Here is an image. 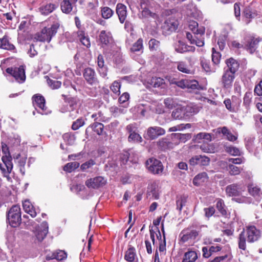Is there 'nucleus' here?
<instances>
[{
  "mask_svg": "<svg viewBox=\"0 0 262 262\" xmlns=\"http://www.w3.org/2000/svg\"><path fill=\"white\" fill-rule=\"evenodd\" d=\"M49 20L52 22L50 27H44L40 33L35 35V39L41 42H50L55 36L59 28L60 23L56 15L51 16Z\"/></svg>",
  "mask_w": 262,
  "mask_h": 262,
  "instance_id": "obj_1",
  "label": "nucleus"
},
{
  "mask_svg": "<svg viewBox=\"0 0 262 262\" xmlns=\"http://www.w3.org/2000/svg\"><path fill=\"white\" fill-rule=\"evenodd\" d=\"M7 219L12 227L18 226L21 222V210L19 205H13L8 211Z\"/></svg>",
  "mask_w": 262,
  "mask_h": 262,
  "instance_id": "obj_2",
  "label": "nucleus"
},
{
  "mask_svg": "<svg viewBox=\"0 0 262 262\" xmlns=\"http://www.w3.org/2000/svg\"><path fill=\"white\" fill-rule=\"evenodd\" d=\"M261 41V39L259 37H255L251 35H247L244 39V48L250 53H253L256 51Z\"/></svg>",
  "mask_w": 262,
  "mask_h": 262,
  "instance_id": "obj_3",
  "label": "nucleus"
},
{
  "mask_svg": "<svg viewBox=\"0 0 262 262\" xmlns=\"http://www.w3.org/2000/svg\"><path fill=\"white\" fill-rule=\"evenodd\" d=\"M165 133V130L160 126H150L147 129L144 137L147 140H154L160 136L164 135Z\"/></svg>",
  "mask_w": 262,
  "mask_h": 262,
  "instance_id": "obj_4",
  "label": "nucleus"
},
{
  "mask_svg": "<svg viewBox=\"0 0 262 262\" xmlns=\"http://www.w3.org/2000/svg\"><path fill=\"white\" fill-rule=\"evenodd\" d=\"M146 167L153 174H161L163 170L162 162L155 158H149L146 161Z\"/></svg>",
  "mask_w": 262,
  "mask_h": 262,
  "instance_id": "obj_5",
  "label": "nucleus"
},
{
  "mask_svg": "<svg viewBox=\"0 0 262 262\" xmlns=\"http://www.w3.org/2000/svg\"><path fill=\"white\" fill-rule=\"evenodd\" d=\"M2 160L4 165L0 163V169L5 177H9L13 169L12 158L10 152H8V155L3 156Z\"/></svg>",
  "mask_w": 262,
  "mask_h": 262,
  "instance_id": "obj_6",
  "label": "nucleus"
},
{
  "mask_svg": "<svg viewBox=\"0 0 262 262\" xmlns=\"http://www.w3.org/2000/svg\"><path fill=\"white\" fill-rule=\"evenodd\" d=\"M178 20L174 17H169L165 20L162 26L163 33L165 35H169L172 32H174L178 27Z\"/></svg>",
  "mask_w": 262,
  "mask_h": 262,
  "instance_id": "obj_7",
  "label": "nucleus"
},
{
  "mask_svg": "<svg viewBox=\"0 0 262 262\" xmlns=\"http://www.w3.org/2000/svg\"><path fill=\"white\" fill-rule=\"evenodd\" d=\"M32 101L33 105L36 108L38 107L39 110L38 112L41 115H47L48 114V111L47 110V107L46 106V101L43 96L39 94H37L32 97Z\"/></svg>",
  "mask_w": 262,
  "mask_h": 262,
  "instance_id": "obj_8",
  "label": "nucleus"
},
{
  "mask_svg": "<svg viewBox=\"0 0 262 262\" xmlns=\"http://www.w3.org/2000/svg\"><path fill=\"white\" fill-rule=\"evenodd\" d=\"M6 72L13 77L15 79L20 82H23L26 78L25 69L23 66H20L19 68H8Z\"/></svg>",
  "mask_w": 262,
  "mask_h": 262,
  "instance_id": "obj_9",
  "label": "nucleus"
},
{
  "mask_svg": "<svg viewBox=\"0 0 262 262\" xmlns=\"http://www.w3.org/2000/svg\"><path fill=\"white\" fill-rule=\"evenodd\" d=\"M105 183L106 181L101 176H98L87 180L85 182V185L90 189H98L103 186Z\"/></svg>",
  "mask_w": 262,
  "mask_h": 262,
  "instance_id": "obj_10",
  "label": "nucleus"
},
{
  "mask_svg": "<svg viewBox=\"0 0 262 262\" xmlns=\"http://www.w3.org/2000/svg\"><path fill=\"white\" fill-rule=\"evenodd\" d=\"M235 75L233 73L224 71L221 79L220 83L224 89H229L232 87Z\"/></svg>",
  "mask_w": 262,
  "mask_h": 262,
  "instance_id": "obj_11",
  "label": "nucleus"
},
{
  "mask_svg": "<svg viewBox=\"0 0 262 262\" xmlns=\"http://www.w3.org/2000/svg\"><path fill=\"white\" fill-rule=\"evenodd\" d=\"M83 76L89 84L93 85L98 83L95 70L91 68H87L84 70Z\"/></svg>",
  "mask_w": 262,
  "mask_h": 262,
  "instance_id": "obj_12",
  "label": "nucleus"
},
{
  "mask_svg": "<svg viewBox=\"0 0 262 262\" xmlns=\"http://www.w3.org/2000/svg\"><path fill=\"white\" fill-rule=\"evenodd\" d=\"M245 233L249 243H253L257 241L260 236V231L254 226L248 227Z\"/></svg>",
  "mask_w": 262,
  "mask_h": 262,
  "instance_id": "obj_13",
  "label": "nucleus"
},
{
  "mask_svg": "<svg viewBox=\"0 0 262 262\" xmlns=\"http://www.w3.org/2000/svg\"><path fill=\"white\" fill-rule=\"evenodd\" d=\"M48 224L44 221L40 226H38L35 232V236L39 242H41L47 236L48 233Z\"/></svg>",
  "mask_w": 262,
  "mask_h": 262,
  "instance_id": "obj_14",
  "label": "nucleus"
},
{
  "mask_svg": "<svg viewBox=\"0 0 262 262\" xmlns=\"http://www.w3.org/2000/svg\"><path fill=\"white\" fill-rule=\"evenodd\" d=\"M175 51L180 53H184L185 52H193L195 48L193 46H190L186 45L183 41L179 40L174 43Z\"/></svg>",
  "mask_w": 262,
  "mask_h": 262,
  "instance_id": "obj_15",
  "label": "nucleus"
},
{
  "mask_svg": "<svg viewBox=\"0 0 262 262\" xmlns=\"http://www.w3.org/2000/svg\"><path fill=\"white\" fill-rule=\"evenodd\" d=\"M199 233L195 230H183L180 234L181 240L182 242L185 243L190 240H194L198 236Z\"/></svg>",
  "mask_w": 262,
  "mask_h": 262,
  "instance_id": "obj_16",
  "label": "nucleus"
},
{
  "mask_svg": "<svg viewBox=\"0 0 262 262\" xmlns=\"http://www.w3.org/2000/svg\"><path fill=\"white\" fill-rule=\"evenodd\" d=\"M116 13L121 24H124L127 16L126 6L122 4L118 3L116 6Z\"/></svg>",
  "mask_w": 262,
  "mask_h": 262,
  "instance_id": "obj_17",
  "label": "nucleus"
},
{
  "mask_svg": "<svg viewBox=\"0 0 262 262\" xmlns=\"http://www.w3.org/2000/svg\"><path fill=\"white\" fill-rule=\"evenodd\" d=\"M209 163L210 159L205 156H195L189 160V163L192 166H207Z\"/></svg>",
  "mask_w": 262,
  "mask_h": 262,
  "instance_id": "obj_18",
  "label": "nucleus"
},
{
  "mask_svg": "<svg viewBox=\"0 0 262 262\" xmlns=\"http://www.w3.org/2000/svg\"><path fill=\"white\" fill-rule=\"evenodd\" d=\"M243 191L241 185L238 184L229 185L226 188V193L229 196H239Z\"/></svg>",
  "mask_w": 262,
  "mask_h": 262,
  "instance_id": "obj_19",
  "label": "nucleus"
},
{
  "mask_svg": "<svg viewBox=\"0 0 262 262\" xmlns=\"http://www.w3.org/2000/svg\"><path fill=\"white\" fill-rule=\"evenodd\" d=\"M226 64H227V67L224 68V71L235 75L236 72L239 68V63L234 59L230 58L226 60Z\"/></svg>",
  "mask_w": 262,
  "mask_h": 262,
  "instance_id": "obj_20",
  "label": "nucleus"
},
{
  "mask_svg": "<svg viewBox=\"0 0 262 262\" xmlns=\"http://www.w3.org/2000/svg\"><path fill=\"white\" fill-rule=\"evenodd\" d=\"M98 40L102 45H108L113 41V37L110 32L102 30L100 32Z\"/></svg>",
  "mask_w": 262,
  "mask_h": 262,
  "instance_id": "obj_21",
  "label": "nucleus"
},
{
  "mask_svg": "<svg viewBox=\"0 0 262 262\" xmlns=\"http://www.w3.org/2000/svg\"><path fill=\"white\" fill-rule=\"evenodd\" d=\"M157 145L159 149L163 151L173 148L172 144L170 142V140L168 136L165 138L159 139L157 142Z\"/></svg>",
  "mask_w": 262,
  "mask_h": 262,
  "instance_id": "obj_22",
  "label": "nucleus"
},
{
  "mask_svg": "<svg viewBox=\"0 0 262 262\" xmlns=\"http://www.w3.org/2000/svg\"><path fill=\"white\" fill-rule=\"evenodd\" d=\"M77 0H63L60 5L61 9L63 13L69 14L72 12L73 7Z\"/></svg>",
  "mask_w": 262,
  "mask_h": 262,
  "instance_id": "obj_23",
  "label": "nucleus"
},
{
  "mask_svg": "<svg viewBox=\"0 0 262 262\" xmlns=\"http://www.w3.org/2000/svg\"><path fill=\"white\" fill-rule=\"evenodd\" d=\"M248 190L251 195L257 200L259 201L262 195V191L258 186L254 184H249Z\"/></svg>",
  "mask_w": 262,
  "mask_h": 262,
  "instance_id": "obj_24",
  "label": "nucleus"
},
{
  "mask_svg": "<svg viewBox=\"0 0 262 262\" xmlns=\"http://www.w3.org/2000/svg\"><path fill=\"white\" fill-rule=\"evenodd\" d=\"M58 7V5L55 4L49 3L42 6L39 8V12L41 14L47 15L52 12Z\"/></svg>",
  "mask_w": 262,
  "mask_h": 262,
  "instance_id": "obj_25",
  "label": "nucleus"
},
{
  "mask_svg": "<svg viewBox=\"0 0 262 262\" xmlns=\"http://www.w3.org/2000/svg\"><path fill=\"white\" fill-rule=\"evenodd\" d=\"M67 253L62 250H59L52 253L51 255L48 254L46 256V259L49 260L51 259H57V260H61L67 257Z\"/></svg>",
  "mask_w": 262,
  "mask_h": 262,
  "instance_id": "obj_26",
  "label": "nucleus"
},
{
  "mask_svg": "<svg viewBox=\"0 0 262 262\" xmlns=\"http://www.w3.org/2000/svg\"><path fill=\"white\" fill-rule=\"evenodd\" d=\"M143 39L141 38H139L132 46L130 48V51L132 53H141L143 52Z\"/></svg>",
  "mask_w": 262,
  "mask_h": 262,
  "instance_id": "obj_27",
  "label": "nucleus"
},
{
  "mask_svg": "<svg viewBox=\"0 0 262 262\" xmlns=\"http://www.w3.org/2000/svg\"><path fill=\"white\" fill-rule=\"evenodd\" d=\"M114 14V10L107 6H102L100 8V15L104 19L111 18Z\"/></svg>",
  "mask_w": 262,
  "mask_h": 262,
  "instance_id": "obj_28",
  "label": "nucleus"
},
{
  "mask_svg": "<svg viewBox=\"0 0 262 262\" xmlns=\"http://www.w3.org/2000/svg\"><path fill=\"white\" fill-rule=\"evenodd\" d=\"M147 194L148 196L154 199H159V192L158 187L156 184H151L148 186L147 188Z\"/></svg>",
  "mask_w": 262,
  "mask_h": 262,
  "instance_id": "obj_29",
  "label": "nucleus"
},
{
  "mask_svg": "<svg viewBox=\"0 0 262 262\" xmlns=\"http://www.w3.org/2000/svg\"><path fill=\"white\" fill-rule=\"evenodd\" d=\"M177 69L182 73L188 74H192L193 73V71L191 68L184 61L177 62Z\"/></svg>",
  "mask_w": 262,
  "mask_h": 262,
  "instance_id": "obj_30",
  "label": "nucleus"
},
{
  "mask_svg": "<svg viewBox=\"0 0 262 262\" xmlns=\"http://www.w3.org/2000/svg\"><path fill=\"white\" fill-rule=\"evenodd\" d=\"M136 257V253L135 248L129 247L125 252L124 259L128 262H134Z\"/></svg>",
  "mask_w": 262,
  "mask_h": 262,
  "instance_id": "obj_31",
  "label": "nucleus"
},
{
  "mask_svg": "<svg viewBox=\"0 0 262 262\" xmlns=\"http://www.w3.org/2000/svg\"><path fill=\"white\" fill-rule=\"evenodd\" d=\"M198 258V255L194 251H188L184 255L182 262H194Z\"/></svg>",
  "mask_w": 262,
  "mask_h": 262,
  "instance_id": "obj_32",
  "label": "nucleus"
},
{
  "mask_svg": "<svg viewBox=\"0 0 262 262\" xmlns=\"http://www.w3.org/2000/svg\"><path fill=\"white\" fill-rule=\"evenodd\" d=\"M189 27L195 34L203 35L205 31L204 27H198V24L196 21H193L189 25Z\"/></svg>",
  "mask_w": 262,
  "mask_h": 262,
  "instance_id": "obj_33",
  "label": "nucleus"
},
{
  "mask_svg": "<svg viewBox=\"0 0 262 262\" xmlns=\"http://www.w3.org/2000/svg\"><path fill=\"white\" fill-rule=\"evenodd\" d=\"M149 83L154 88H163L165 84V80L160 77H152Z\"/></svg>",
  "mask_w": 262,
  "mask_h": 262,
  "instance_id": "obj_34",
  "label": "nucleus"
},
{
  "mask_svg": "<svg viewBox=\"0 0 262 262\" xmlns=\"http://www.w3.org/2000/svg\"><path fill=\"white\" fill-rule=\"evenodd\" d=\"M141 16L143 18L147 19H153L156 20L158 18V15L156 13L151 12L148 8H144L141 12Z\"/></svg>",
  "mask_w": 262,
  "mask_h": 262,
  "instance_id": "obj_35",
  "label": "nucleus"
},
{
  "mask_svg": "<svg viewBox=\"0 0 262 262\" xmlns=\"http://www.w3.org/2000/svg\"><path fill=\"white\" fill-rule=\"evenodd\" d=\"M202 139H205L207 141H211L212 140V136L209 133H200L194 136L193 140L195 142L200 143V140Z\"/></svg>",
  "mask_w": 262,
  "mask_h": 262,
  "instance_id": "obj_36",
  "label": "nucleus"
},
{
  "mask_svg": "<svg viewBox=\"0 0 262 262\" xmlns=\"http://www.w3.org/2000/svg\"><path fill=\"white\" fill-rule=\"evenodd\" d=\"M78 37L83 45L89 48L91 46L90 38L83 31L78 32Z\"/></svg>",
  "mask_w": 262,
  "mask_h": 262,
  "instance_id": "obj_37",
  "label": "nucleus"
},
{
  "mask_svg": "<svg viewBox=\"0 0 262 262\" xmlns=\"http://www.w3.org/2000/svg\"><path fill=\"white\" fill-rule=\"evenodd\" d=\"M216 207L218 211L221 213L223 216L227 217L228 216V212L226 210V207L225 205L224 202L222 199H219L216 204Z\"/></svg>",
  "mask_w": 262,
  "mask_h": 262,
  "instance_id": "obj_38",
  "label": "nucleus"
},
{
  "mask_svg": "<svg viewBox=\"0 0 262 262\" xmlns=\"http://www.w3.org/2000/svg\"><path fill=\"white\" fill-rule=\"evenodd\" d=\"M207 178V174L206 172H202L197 174L193 180V183L195 186H199L203 183Z\"/></svg>",
  "mask_w": 262,
  "mask_h": 262,
  "instance_id": "obj_39",
  "label": "nucleus"
},
{
  "mask_svg": "<svg viewBox=\"0 0 262 262\" xmlns=\"http://www.w3.org/2000/svg\"><path fill=\"white\" fill-rule=\"evenodd\" d=\"M246 235L245 231L244 230L239 234L238 236V248L243 250H245L246 249Z\"/></svg>",
  "mask_w": 262,
  "mask_h": 262,
  "instance_id": "obj_40",
  "label": "nucleus"
},
{
  "mask_svg": "<svg viewBox=\"0 0 262 262\" xmlns=\"http://www.w3.org/2000/svg\"><path fill=\"white\" fill-rule=\"evenodd\" d=\"M0 48L7 50H15L14 46L10 43L6 37H4L0 40Z\"/></svg>",
  "mask_w": 262,
  "mask_h": 262,
  "instance_id": "obj_41",
  "label": "nucleus"
},
{
  "mask_svg": "<svg viewBox=\"0 0 262 262\" xmlns=\"http://www.w3.org/2000/svg\"><path fill=\"white\" fill-rule=\"evenodd\" d=\"M244 16L247 18H253L256 15L257 13L252 8L250 7H246L243 11Z\"/></svg>",
  "mask_w": 262,
  "mask_h": 262,
  "instance_id": "obj_42",
  "label": "nucleus"
},
{
  "mask_svg": "<svg viewBox=\"0 0 262 262\" xmlns=\"http://www.w3.org/2000/svg\"><path fill=\"white\" fill-rule=\"evenodd\" d=\"M224 148L226 152L232 156H236L241 155V151L237 147L232 146H225Z\"/></svg>",
  "mask_w": 262,
  "mask_h": 262,
  "instance_id": "obj_43",
  "label": "nucleus"
},
{
  "mask_svg": "<svg viewBox=\"0 0 262 262\" xmlns=\"http://www.w3.org/2000/svg\"><path fill=\"white\" fill-rule=\"evenodd\" d=\"M65 101L67 102L72 111L75 110L77 105L78 99L77 97H67L64 98Z\"/></svg>",
  "mask_w": 262,
  "mask_h": 262,
  "instance_id": "obj_44",
  "label": "nucleus"
},
{
  "mask_svg": "<svg viewBox=\"0 0 262 262\" xmlns=\"http://www.w3.org/2000/svg\"><path fill=\"white\" fill-rule=\"evenodd\" d=\"M79 166V163L77 162H73L67 163L63 167V170L68 172H71Z\"/></svg>",
  "mask_w": 262,
  "mask_h": 262,
  "instance_id": "obj_45",
  "label": "nucleus"
},
{
  "mask_svg": "<svg viewBox=\"0 0 262 262\" xmlns=\"http://www.w3.org/2000/svg\"><path fill=\"white\" fill-rule=\"evenodd\" d=\"M149 48L150 51H157L160 50V42L155 39L152 38L149 40L148 42Z\"/></svg>",
  "mask_w": 262,
  "mask_h": 262,
  "instance_id": "obj_46",
  "label": "nucleus"
},
{
  "mask_svg": "<svg viewBox=\"0 0 262 262\" xmlns=\"http://www.w3.org/2000/svg\"><path fill=\"white\" fill-rule=\"evenodd\" d=\"M184 111L181 108H177L172 111L171 116L174 119L181 120L184 118Z\"/></svg>",
  "mask_w": 262,
  "mask_h": 262,
  "instance_id": "obj_47",
  "label": "nucleus"
},
{
  "mask_svg": "<svg viewBox=\"0 0 262 262\" xmlns=\"http://www.w3.org/2000/svg\"><path fill=\"white\" fill-rule=\"evenodd\" d=\"M186 88L191 90H199L200 85L199 82L195 80H188L186 84Z\"/></svg>",
  "mask_w": 262,
  "mask_h": 262,
  "instance_id": "obj_48",
  "label": "nucleus"
},
{
  "mask_svg": "<svg viewBox=\"0 0 262 262\" xmlns=\"http://www.w3.org/2000/svg\"><path fill=\"white\" fill-rule=\"evenodd\" d=\"M168 136L173 148L180 143V133H172Z\"/></svg>",
  "mask_w": 262,
  "mask_h": 262,
  "instance_id": "obj_49",
  "label": "nucleus"
},
{
  "mask_svg": "<svg viewBox=\"0 0 262 262\" xmlns=\"http://www.w3.org/2000/svg\"><path fill=\"white\" fill-rule=\"evenodd\" d=\"M91 127L95 132L100 135L102 134L104 126L101 123L95 122L91 125Z\"/></svg>",
  "mask_w": 262,
  "mask_h": 262,
  "instance_id": "obj_50",
  "label": "nucleus"
},
{
  "mask_svg": "<svg viewBox=\"0 0 262 262\" xmlns=\"http://www.w3.org/2000/svg\"><path fill=\"white\" fill-rule=\"evenodd\" d=\"M128 140L130 142H134L141 143L142 142L143 139L141 136L139 134H138L137 132H135V133L129 135Z\"/></svg>",
  "mask_w": 262,
  "mask_h": 262,
  "instance_id": "obj_51",
  "label": "nucleus"
},
{
  "mask_svg": "<svg viewBox=\"0 0 262 262\" xmlns=\"http://www.w3.org/2000/svg\"><path fill=\"white\" fill-rule=\"evenodd\" d=\"M84 123L85 119L83 117H80L73 122L72 125V129L74 130H76L82 126Z\"/></svg>",
  "mask_w": 262,
  "mask_h": 262,
  "instance_id": "obj_52",
  "label": "nucleus"
},
{
  "mask_svg": "<svg viewBox=\"0 0 262 262\" xmlns=\"http://www.w3.org/2000/svg\"><path fill=\"white\" fill-rule=\"evenodd\" d=\"M121 88L120 82L116 80L114 81L110 86L111 90L115 94L119 95H120V89Z\"/></svg>",
  "mask_w": 262,
  "mask_h": 262,
  "instance_id": "obj_53",
  "label": "nucleus"
},
{
  "mask_svg": "<svg viewBox=\"0 0 262 262\" xmlns=\"http://www.w3.org/2000/svg\"><path fill=\"white\" fill-rule=\"evenodd\" d=\"M212 62L215 64H217L220 62V59L221 57V54L220 52L215 51V49L213 48L212 49Z\"/></svg>",
  "mask_w": 262,
  "mask_h": 262,
  "instance_id": "obj_54",
  "label": "nucleus"
},
{
  "mask_svg": "<svg viewBox=\"0 0 262 262\" xmlns=\"http://www.w3.org/2000/svg\"><path fill=\"white\" fill-rule=\"evenodd\" d=\"M228 170H229V173L232 176L237 175L241 172L239 168L232 164H229L228 166Z\"/></svg>",
  "mask_w": 262,
  "mask_h": 262,
  "instance_id": "obj_55",
  "label": "nucleus"
},
{
  "mask_svg": "<svg viewBox=\"0 0 262 262\" xmlns=\"http://www.w3.org/2000/svg\"><path fill=\"white\" fill-rule=\"evenodd\" d=\"M99 5L98 0H92L88 3L86 8L89 11L92 12L95 10Z\"/></svg>",
  "mask_w": 262,
  "mask_h": 262,
  "instance_id": "obj_56",
  "label": "nucleus"
},
{
  "mask_svg": "<svg viewBox=\"0 0 262 262\" xmlns=\"http://www.w3.org/2000/svg\"><path fill=\"white\" fill-rule=\"evenodd\" d=\"M91 117L93 118L96 122H97V121L100 122H104L105 121V117L103 116L101 112L93 114Z\"/></svg>",
  "mask_w": 262,
  "mask_h": 262,
  "instance_id": "obj_57",
  "label": "nucleus"
},
{
  "mask_svg": "<svg viewBox=\"0 0 262 262\" xmlns=\"http://www.w3.org/2000/svg\"><path fill=\"white\" fill-rule=\"evenodd\" d=\"M186 203V198L184 196H181L176 201L177 208L179 211H181L183 207L185 205Z\"/></svg>",
  "mask_w": 262,
  "mask_h": 262,
  "instance_id": "obj_58",
  "label": "nucleus"
},
{
  "mask_svg": "<svg viewBox=\"0 0 262 262\" xmlns=\"http://www.w3.org/2000/svg\"><path fill=\"white\" fill-rule=\"evenodd\" d=\"M47 82L49 85L53 89H58L60 87L61 84V82L60 81L51 79H48Z\"/></svg>",
  "mask_w": 262,
  "mask_h": 262,
  "instance_id": "obj_59",
  "label": "nucleus"
},
{
  "mask_svg": "<svg viewBox=\"0 0 262 262\" xmlns=\"http://www.w3.org/2000/svg\"><path fill=\"white\" fill-rule=\"evenodd\" d=\"M162 231L163 234V240L159 243V250L160 252H163L166 250V241L165 236V231L163 223H162Z\"/></svg>",
  "mask_w": 262,
  "mask_h": 262,
  "instance_id": "obj_60",
  "label": "nucleus"
},
{
  "mask_svg": "<svg viewBox=\"0 0 262 262\" xmlns=\"http://www.w3.org/2000/svg\"><path fill=\"white\" fill-rule=\"evenodd\" d=\"M27 157H23L20 158L18 161V165L19 167L20 172L24 175L25 173V166L26 162Z\"/></svg>",
  "mask_w": 262,
  "mask_h": 262,
  "instance_id": "obj_61",
  "label": "nucleus"
},
{
  "mask_svg": "<svg viewBox=\"0 0 262 262\" xmlns=\"http://www.w3.org/2000/svg\"><path fill=\"white\" fill-rule=\"evenodd\" d=\"M192 138V135L190 133L181 134L180 133V143H185Z\"/></svg>",
  "mask_w": 262,
  "mask_h": 262,
  "instance_id": "obj_62",
  "label": "nucleus"
},
{
  "mask_svg": "<svg viewBox=\"0 0 262 262\" xmlns=\"http://www.w3.org/2000/svg\"><path fill=\"white\" fill-rule=\"evenodd\" d=\"M95 164V162L93 160H90L88 161L83 163L81 165V169L82 170H85L90 167H91L92 166Z\"/></svg>",
  "mask_w": 262,
  "mask_h": 262,
  "instance_id": "obj_63",
  "label": "nucleus"
},
{
  "mask_svg": "<svg viewBox=\"0 0 262 262\" xmlns=\"http://www.w3.org/2000/svg\"><path fill=\"white\" fill-rule=\"evenodd\" d=\"M186 111L190 114H196L199 111V108L195 105H189L186 107Z\"/></svg>",
  "mask_w": 262,
  "mask_h": 262,
  "instance_id": "obj_64",
  "label": "nucleus"
}]
</instances>
